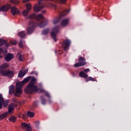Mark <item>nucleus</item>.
I'll use <instances>...</instances> for the list:
<instances>
[{
	"mask_svg": "<svg viewBox=\"0 0 131 131\" xmlns=\"http://www.w3.org/2000/svg\"><path fill=\"white\" fill-rule=\"evenodd\" d=\"M30 80L31 81L25 89V93L27 94H32L33 93H41L46 92L42 88H39L37 85H35L36 83V78L35 77L29 76L27 78H25L23 81L16 82L15 93H14V96L15 97H20V95H21L23 92V90L21 89V88H23L24 84L27 82H29Z\"/></svg>",
	"mask_w": 131,
	"mask_h": 131,
	"instance_id": "obj_1",
	"label": "nucleus"
},
{
	"mask_svg": "<svg viewBox=\"0 0 131 131\" xmlns=\"http://www.w3.org/2000/svg\"><path fill=\"white\" fill-rule=\"evenodd\" d=\"M48 23H49L48 20H45L40 22V23H35L33 20H31L29 22V25H32V27H29L27 30V32L28 34H31L33 31L34 30V28L36 27V26H38L40 28H42L45 27V26H47L48 25Z\"/></svg>",
	"mask_w": 131,
	"mask_h": 131,
	"instance_id": "obj_2",
	"label": "nucleus"
},
{
	"mask_svg": "<svg viewBox=\"0 0 131 131\" xmlns=\"http://www.w3.org/2000/svg\"><path fill=\"white\" fill-rule=\"evenodd\" d=\"M45 4V0H39L38 4L35 5L34 7V12H39L41 9L45 8V5L42 6Z\"/></svg>",
	"mask_w": 131,
	"mask_h": 131,
	"instance_id": "obj_3",
	"label": "nucleus"
},
{
	"mask_svg": "<svg viewBox=\"0 0 131 131\" xmlns=\"http://www.w3.org/2000/svg\"><path fill=\"white\" fill-rule=\"evenodd\" d=\"M79 62H77L74 64L75 68L81 67V66H84L86 65V62H85V58L81 56L78 58Z\"/></svg>",
	"mask_w": 131,
	"mask_h": 131,
	"instance_id": "obj_4",
	"label": "nucleus"
},
{
	"mask_svg": "<svg viewBox=\"0 0 131 131\" xmlns=\"http://www.w3.org/2000/svg\"><path fill=\"white\" fill-rule=\"evenodd\" d=\"M58 32H59V26H56L53 28L51 34L52 38H53L55 42H57V35L56 34Z\"/></svg>",
	"mask_w": 131,
	"mask_h": 131,
	"instance_id": "obj_5",
	"label": "nucleus"
},
{
	"mask_svg": "<svg viewBox=\"0 0 131 131\" xmlns=\"http://www.w3.org/2000/svg\"><path fill=\"white\" fill-rule=\"evenodd\" d=\"M35 18H36V20L37 21H40V20H42V19H45V17L42 16V14H39L37 16L34 14H32L29 16L27 17V19H34Z\"/></svg>",
	"mask_w": 131,
	"mask_h": 131,
	"instance_id": "obj_6",
	"label": "nucleus"
},
{
	"mask_svg": "<svg viewBox=\"0 0 131 131\" xmlns=\"http://www.w3.org/2000/svg\"><path fill=\"white\" fill-rule=\"evenodd\" d=\"M14 75L15 73L13 71H11L9 69L6 70L5 72L2 74V75L3 76H7L8 78H12Z\"/></svg>",
	"mask_w": 131,
	"mask_h": 131,
	"instance_id": "obj_7",
	"label": "nucleus"
},
{
	"mask_svg": "<svg viewBox=\"0 0 131 131\" xmlns=\"http://www.w3.org/2000/svg\"><path fill=\"white\" fill-rule=\"evenodd\" d=\"M9 63H4L0 66V74H3V73L5 72L9 68Z\"/></svg>",
	"mask_w": 131,
	"mask_h": 131,
	"instance_id": "obj_8",
	"label": "nucleus"
},
{
	"mask_svg": "<svg viewBox=\"0 0 131 131\" xmlns=\"http://www.w3.org/2000/svg\"><path fill=\"white\" fill-rule=\"evenodd\" d=\"M70 45H71V41L68 39H67L63 41L62 46L64 50L66 51L67 49L69 48Z\"/></svg>",
	"mask_w": 131,
	"mask_h": 131,
	"instance_id": "obj_9",
	"label": "nucleus"
},
{
	"mask_svg": "<svg viewBox=\"0 0 131 131\" xmlns=\"http://www.w3.org/2000/svg\"><path fill=\"white\" fill-rule=\"evenodd\" d=\"M27 10H25L23 12V15L25 17L28 15V13H29V11L31 10V5L28 4L26 5Z\"/></svg>",
	"mask_w": 131,
	"mask_h": 131,
	"instance_id": "obj_10",
	"label": "nucleus"
},
{
	"mask_svg": "<svg viewBox=\"0 0 131 131\" xmlns=\"http://www.w3.org/2000/svg\"><path fill=\"white\" fill-rule=\"evenodd\" d=\"M11 12L13 16L19 15V14H20V11L17 9V8L16 7H12L11 8Z\"/></svg>",
	"mask_w": 131,
	"mask_h": 131,
	"instance_id": "obj_11",
	"label": "nucleus"
},
{
	"mask_svg": "<svg viewBox=\"0 0 131 131\" xmlns=\"http://www.w3.org/2000/svg\"><path fill=\"white\" fill-rule=\"evenodd\" d=\"M27 72H28V69H26L24 72H23L22 70H20L18 72V77H19V78H22V77L25 76V75L27 74Z\"/></svg>",
	"mask_w": 131,
	"mask_h": 131,
	"instance_id": "obj_12",
	"label": "nucleus"
},
{
	"mask_svg": "<svg viewBox=\"0 0 131 131\" xmlns=\"http://www.w3.org/2000/svg\"><path fill=\"white\" fill-rule=\"evenodd\" d=\"M14 58V55L12 53H8L7 55L5 57V60L6 62H10L12 59Z\"/></svg>",
	"mask_w": 131,
	"mask_h": 131,
	"instance_id": "obj_13",
	"label": "nucleus"
},
{
	"mask_svg": "<svg viewBox=\"0 0 131 131\" xmlns=\"http://www.w3.org/2000/svg\"><path fill=\"white\" fill-rule=\"evenodd\" d=\"M15 93V85H11L9 86V95H13Z\"/></svg>",
	"mask_w": 131,
	"mask_h": 131,
	"instance_id": "obj_14",
	"label": "nucleus"
},
{
	"mask_svg": "<svg viewBox=\"0 0 131 131\" xmlns=\"http://www.w3.org/2000/svg\"><path fill=\"white\" fill-rule=\"evenodd\" d=\"M20 126L23 129H26V128H30V127H31L29 124L26 123H22L20 125Z\"/></svg>",
	"mask_w": 131,
	"mask_h": 131,
	"instance_id": "obj_15",
	"label": "nucleus"
},
{
	"mask_svg": "<svg viewBox=\"0 0 131 131\" xmlns=\"http://www.w3.org/2000/svg\"><path fill=\"white\" fill-rule=\"evenodd\" d=\"M18 35L21 38H24V37H26V33H25V31H24L18 32Z\"/></svg>",
	"mask_w": 131,
	"mask_h": 131,
	"instance_id": "obj_16",
	"label": "nucleus"
},
{
	"mask_svg": "<svg viewBox=\"0 0 131 131\" xmlns=\"http://www.w3.org/2000/svg\"><path fill=\"white\" fill-rule=\"evenodd\" d=\"M79 75L80 76V77H82L83 78H87L88 76H89V75L84 73V72L81 71L79 74Z\"/></svg>",
	"mask_w": 131,
	"mask_h": 131,
	"instance_id": "obj_17",
	"label": "nucleus"
},
{
	"mask_svg": "<svg viewBox=\"0 0 131 131\" xmlns=\"http://www.w3.org/2000/svg\"><path fill=\"white\" fill-rule=\"evenodd\" d=\"M13 110H14V103H12L8 106V114L13 112Z\"/></svg>",
	"mask_w": 131,
	"mask_h": 131,
	"instance_id": "obj_18",
	"label": "nucleus"
},
{
	"mask_svg": "<svg viewBox=\"0 0 131 131\" xmlns=\"http://www.w3.org/2000/svg\"><path fill=\"white\" fill-rule=\"evenodd\" d=\"M4 45H5V46H6V47H7V48H9V44H8L6 40H0V46H4Z\"/></svg>",
	"mask_w": 131,
	"mask_h": 131,
	"instance_id": "obj_19",
	"label": "nucleus"
},
{
	"mask_svg": "<svg viewBox=\"0 0 131 131\" xmlns=\"http://www.w3.org/2000/svg\"><path fill=\"white\" fill-rule=\"evenodd\" d=\"M17 57L18 58V60L20 61V62H23V59L24 58V55L20 54V53H17Z\"/></svg>",
	"mask_w": 131,
	"mask_h": 131,
	"instance_id": "obj_20",
	"label": "nucleus"
},
{
	"mask_svg": "<svg viewBox=\"0 0 131 131\" xmlns=\"http://www.w3.org/2000/svg\"><path fill=\"white\" fill-rule=\"evenodd\" d=\"M69 23V19H64L61 21V26H66Z\"/></svg>",
	"mask_w": 131,
	"mask_h": 131,
	"instance_id": "obj_21",
	"label": "nucleus"
},
{
	"mask_svg": "<svg viewBox=\"0 0 131 131\" xmlns=\"http://www.w3.org/2000/svg\"><path fill=\"white\" fill-rule=\"evenodd\" d=\"M8 115H9V113L8 112L2 114L1 115H0V121L3 120L4 118H6Z\"/></svg>",
	"mask_w": 131,
	"mask_h": 131,
	"instance_id": "obj_22",
	"label": "nucleus"
},
{
	"mask_svg": "<svg viewBox=\"0 0 131 131\" xmlns=\"http://www.w3.org/2000/svg\"><path fill=\"white\" fill-rule=\"evenodd\" d=\"M9 121H10L11 122H16V121H17V118L16 117H15L14 116H12L11 117H10V118H9Z\"/></svg>",
	"mask_w": 131,
	"mask_h": 131,
	"instance_id": "obj_23",
	"label": "nucleus"
},
{
	"mask_svg": "<svg viewBox=\"0 0 131 131\" xmlns=\"http://www.w3.org/2000/svg\"><path fill=\"white\" fill-rule=\"evenodd\" d=\"M27 115L28 117L32 118L34 116V113L30 111H28L27 112Z\"/></svg>",
	"mask_w": 131,
	"mask_h": 131,
	"instance_id": "obj_24",
	"label": "nucleus"
},
{
	"mask_svg": "<svg viewBox=\"0 0 131 131\" xmlns=\"http://www.w3.org/2000/svg\"><path fill=\"white\" fill-rule=\"evenodd\" d=\"M40 98L41 100V104L42 105H46V104L47 103V100L45 98H43V96H41Z\"/></svg>",
	"mask_w": 131,
	"mask_h": 131,
	"instance_id": "obj_25",
	"label": "nucleus"
},
{
	"mask_svg": "<svg viewBox=\"0 0 131 131\" xmlns=\"http://www.w3.org/2000/svg\"><path fill=\"white\" fill-rule=\"evenodd\" d=\"M95 80L94 79V78L92 77H87V78L85 79L86 82H88L89 81H95Z\"/></svg>",
	"mask_w": 131,
	"mask_h": 131,
	"instance_id": "obj_26",
	"label": "nucleus"
},
{
	"mask_svg": "<svg viewBox=\"0 0 131 131\" xmlns=\"http://www.w3.org/2000/svg\"><path fill=\"white\" fill-rule=\"evenodd\" d=\"M0 10L1 12H7L9 11V8H7L5 6H2Z\"/></svg>",
	"mask_w": 131,
	"mask_h": 131,
	"instance_id": "obj_27",
	"label": "nucleus"
},
{
	"mask_svg": "<svg viewBox=\"0 0 131 131\" xmlns=\"http://www.w3.org/2000/svg\"><path fill=\"white\" fill-rule=\"evenodd\" d=\"M2 103H3L4 104V108H6V107H7L8 106V105L9 104V100H6L5 101L4 100V99L3 100V101H2Z\"/></svg>",
	"mask_w": 131,
	"mask_h": 131,
	"instance_id": "obj_28",
	"label": "nucleus"
},
{
	"mask_svg": "<svg viewBox=\"0 0 131 131\" xmlns=\"http://www.w3.org/2000/svg\"><path fill=\"white\" fill-rule=\"evenodd\" d=\"M60 19H61V18L59 17H57L56 19H54L53 24H57V23H59Z\"/></svg>",
	"mask_w": 131,
	"mask_h": 131,
	"instance_id": "obj_29",
	"label": "nucleus"
},
{
	"mask_svg": "<svg viewBox=\"0 0 131 131\" xmlns=\"http://www.w3.org/2000/svg\"><path fill=\"white\" fill-rule=\"evenodd\" d=\"M48 33H49V29H45L42 32V34L43 35H47V34H48Z\"/></svg>",
	"mask_w": 131,
	"mask_h": 131,
	"instance_id": "obj_30",
	"label": "nucleus"
},
{
	"mask_svg": "<svg viewBox=\"0 0 131 131\" xmlns=\"http://www.w3.org/2000/svg\"><path fill=\"white\" fill-rule=\"evenodd\" d=\"M19 46L21 49L24 48V46L23 45V40H22V39H20Z\"/></svg>",
	"mask_w": 131,
	"mask_h": 131,
	"instance_id": "obj_31",
	"label": "nucleus"
},
{
	"mask_svg": "<svg viewBox=\"0 0 131 131\" xmlns=\"http://www.w3.org/2000/svg\"><path fill=\"white\" fill-rule=\"evenodd\" d=\"M54 1V0H51ZM56 2H58V3H59L60 4H65L66 3V1L67 0H55Z\"/></svg>",
	"mask_w": 131,
	"mask_h": 131,
	"instance_id": "obj_32",
	"label": "nucleus"
},
{
	"mask_svg": "<svg viewBox=\"0 0 131 131\" xmlns=\"http://www.w3.org/2000/svg\"><path fill=\"white\" fill-rule=\"evenodd\" d=\"M68 13H69V10H64L62 13V15L65 16L66 15H67V14H68Z\"/></svg>",
	"mask_w": 131,
	"mask_h": 131,
	"instance_id": "obj_33",
	"label": "nucleus"
},
{
	"mask_svg": "<svg viewBox=\"0 0 131 131\" xmlns=\"http://www.w3.org/2000/svg\"><path fill=\"white\" fill-rule=\"evenodd\" d=\"M35 125L36 128H39V121L35 122Z\"/></svg>",
	"mask_w": 131,
	"mask_h": 131,
	"instance_id": "obj_34",
	"label": "nucleus"
},
{
	"mask_svg": "<svg viewBox=\"0 0 131 131\" xmlns=\"http://www.w3.org/2000/svg\"><path fill=\"white\" fill-rule=\"evenodd\" d=\"M10 3H12V4H18L19 0H10Z\"/></svg>",
	"mask_w": 131,
	"mask_h": 131,
	"instance_id": "obj_35",
	"label": "nucleus"
},
{
	"mask_svg": "<svg viewBox=\"0 0 131 131\" xmlns=\"http://www.w3.org/2000/svg\"><path fill=\"white\" fill-rule=\"evenodd\" d=\"M27 116H28L27 115L25 114H23V116H22L23 119H26V118H27Z\"/></svg>",
	"mask_w": 131,
	"mask_h": 131,
	"instance_id": "obj_36",
	"label": "nucleus"
},
{
	"mask_svg": "<svg viewBox=\"0 0 131 131\" xmlns=\"http://www.w3.org/2000/svg\"><path fill=\"white\" fill-rule=\"evenodd\" d=\"M45 96H46V97H48V98H51V96L50 95V93L48 92H46L45 93Z\"/></svg>",
	"mask_w": 131,
	"mask_h": 131,
	"instance_id": "obj_37",
	"label": "nucleus"
},
{
	"mask_svg": "<svg viewBox=\"0 0 131 131\" xmlns=\"http://www.w3.org/2000/svg\"><path fill=\"white\" fill-rule=\"evenodd\" d=\"M4 98L3 97V95L0 94V101H3Z\"/></svg>",
	"mask_w": 131,
	"mask_h": 131,
	"instance_id": "obj_38",
	"label": "nucleus"
},
{
	"mask_svg": "<svg viewBox=\"0 0 131 131\" xmlns=\"http://www.w3.org/2000/svg\"><path fill=\"white\" fill-rule=\"evenodd\" d=\"M90 69H86L84 70V72L88 73V72H90Z\"/></svg>",
	"mask_w": 131,
	"mask_h": 131,
	"instance_id": "obj_39",
	"label": "nucleus"
},
{
	"mask_svg": "<svg viewBox=\"0 0 131 131\" xmlns=\"http://www.w3.org/2000/svg\"><path fill=\"white\" fill-rule=\"evenodd\" d=\"M1 53H5V50L0 48V54ZM0 58H1V55H0Z\"/></svg>",
	"mask_w": 131,
	"mask_h": 131,
	"instance_id": "obj_40",
	"label": "nucleus"
},
{
	"mask_svg": "<svg viewBox=\"0 0 131 131\" xmlns=\"http://www.w3.org/2000/svg\"><path fill=\"white\" fill-rule=\"evenodd\" d=\"M12 102H14V103H17V99L16 98H13L12 99Z\"/></svg>",
	"mask_w": 131,
	"mask_h": 131,
	"instance_id": "obj_41",
	"label": "nucleus"
},
{
	"mask_svg": "<svg viewBox=\"0 0 131 131\" xmlns=\"http://www.w3.org/2000/svg\"><path fill=\"white\" fill-rule=\"evenodd\" d=\"M2 101L0 100V110L2 109V107H3V103H2Z\"/></svg>",
	"mask_w": 131,
	"mask_h": 131,
	"instance_id": "obj_42",
	"label": "nucleus"
},
{
	"mask_svg": "<svg viewBox=\"0 0 131 131\" xmlns=\"http://www.w3.org/2000/svg\"><path fill=\"white\" fill-rule=\"evenodd\" d=\"M12 45L15 46V45H17V41H14L13 42H12Z\"/></svg>",
	"mask_w": 131,
	"mask_h": 131,
	"instance_id": "obj_43",
	"label": "nucleus"
},
{
	"mask_svg": "<svg viewBox=\"0 0 131 131\" xmlns=\"http://www.w3.org/2000/svg\"><path fill=\"white\" fill-rule=\"evenodd\" d=\"M72 75L73 77H75V76H76V75H75V73H72Z\"/></svg>",
	"mask_w": 131,
	"mask_h": 131,
	"instance_id": "obj_44",
	"label": "nucleus"
},
{
	"mask_svg": "<svg viewBox=\"0 0 131 131\" xmlns=\"http://www.w3.org/2000/svg\"><path fill=\"white\" fill-rule=\"evenodd\" d=\"M29 1L30 0H23V3H27L28 2H29Z\"/></svg>",
	"mask_w": 131,
	"mask_h": 131,
	"instance_id": "obj_45",
	"label": "nucleus"
},
{
	"mask_svg": "<svg viewBox=\"0 0 131 131\" xmlns=\"http://www.w3.org/2000/svg\"><path fill=\"white\" fill-rule=\"evenodd\" d=\"M26 131H32V130H31V127L29 128H27Z\"/></svg>",
	"mask_w": 131,
	"mask_h": 131,
	"instance_id": "obj_46",
	"label": "nucleus"
},
{
	"mask_svg": "<svg viewBox=\"0 0 131 131\" xmlns=\"http://www.w3.org/2000/svg\"><path fill=\"white\" fill-rule=\"evenodd\" d=\"M34 73H35V71H32V72H31L30 74H31V75H32V74H34Z\"/></svg>",
	"mask_w": 131,
	"mask_h": 131,
	"instance_id": "obj_47",
	"label": "nucleus"
},
{
	"mask_svg": "<svg viewBox=\"0 0 131 131\" xmlns=\"http://www.w3.org/2000/svg\"><path fill=\"white\" fill-rule=\"evenodd\" d=\"M37 103H38V101H36L34 102V104H35V106H36L37 105Z\"/></svg>",
	"mask_w": 131,
	"mask_h": 131,
	"instance_id": "obj_48",
	"label": "nucleus"
},
{
	"mask_svg": "<svg viewBox=\"0 0 131 131\" xmlns=\"http://www.w3.org/2000/svg\"><path fill=\"white\" fill-rule=\"evenodd\" d=\"M46 12H47L46 10H43V11H42V13L43 14H45Z\"/></svg>",
	"mask_w": 131,
	"mask_h": 131,
	"instance_id": "obj_49",
	"label": "nucleus"
},
{
	"mask_svg": "<svg viewBox=\"0 0 131 131\" xmlns=\"http://www.w3.org/2000/svg\"><path fill=\"white\" fill-rule=\"evenodd\" d=\"M17 106H18V105H17L16 104H14V107H17Z\"/></svg>",
	"mask_w": 131,
	"mask_h": 131,
	"instance_id": "obj_50",
	"label": "nucleus"
},
{
	"mask_svg": "<svg viewBox=\"0 0 131 131\" xmlns=\"http://www.w3.org/2000/svg\"><path fill=\"white\" fill-rule=\"evenodd\" d=\"M49 101L50 102V103H52V100H49Z\"/></svg>",
	"mask_w": 131,
	"mask_h": 131,
	"instance_id": "obj_51",
	"label": "nucleus"
},
{
	"mask_svg": "<svg viewBox=\"0 0 131 131\" xmlns=\"http://www.w3.org/2000/svg\"><path fill=\"white\" fill-rule=\"evenodd\" d=\"M35 75H37V73L35 72Z\"/></svg>",
	"mask_w": 131,
	"mask_h": 131,
	"instance_id": "obj_52",
	"label": "nucleus"
},
{
	"mask_svg": "<svg viewBox=\"0 0 131 131\" xmlns=\"http://www.w3.org/2000/svg\"><path fill=\"white\" fill-rule=\"evenodd\" d=\"M9 8L11 7V4H9Z\"/></svg>",
	"mask_w": 131,
	"mask_h": 131,
	"instance_id": "obj_53",
	"label": "nucleus"
},
{
	"mask_svg": "<svg viewBox=\"0 0 131 131\" xmlns=\"http://www.w3.org/2000/svg\"><path fill=\"white\" fill-rule=\"evenodd\" d=\"M5 52H7V49H5Z\"/></svg>",
	"mask_w": 131,
	"mask_h": 131,
	"instance_id": "obj_54",
	"label": "nucleus"
},
{
	"mask_svg": "<svg viewBox=\"0 0 131 131\" xmlns=\"http://www.w3.org/2000/svg\"><path fill=\"white\" fill-rule=\"evenodd\" d=\"M40 85H41V84H40Z\"/></svg>",
	"mask_w": 131,
	"mask_h": 131,
	"instance_id": "obj_55",
	"label": "nucleus"
}]
</instances>
